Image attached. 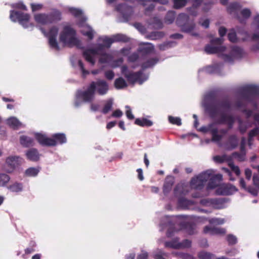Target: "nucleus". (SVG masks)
<instances>
[{"instance_id":"nucleus-1","label":"nucleus","mask_w":259,"mask_h":259,"mask_svg":"<svg viewBox=\"0 0 259 259\" xmlns=\"http://www.w3.org/2000/svg\"><path fill=\"white\" fill-rule=\"evenodd\" d=\"M231 108V103L228 99H223L217 104H210L206 107V111L210 118L217 124H227L228 130L232 128L235 122L234 117L225 113Z\"/></svg>"},{"instance_id":"nucleus-2","label":"nucleus","mask_w":259,"mask_h":259,"mask_svg":"<svg viewBox=\"0 0 259 259\" xmlns=\"http://www.w3.org/2000/svg\"><path fill=\"white\" fill-rule=\"evenodd\" d=\"M108 90L109 85L105 80L98 79L96 81H92L87 90H79L76 92L75 105L76 107L79 106L80 103L77 100L80 99L85 103H92L95 99L96 91L99 95L102 96L106 94Z\"/></svg>"},{"instance_id":"nucleus-3","label":"nucleus","mask_w":259,"mask_h":259,"mask_svg":"<svg viewBox=\"0 0 259 259\" xmlns=\"http://www.w3.org/2000/svg\"><path fill=\"white\" fill-rule=\"evenodd\" d=\"M59 40L64 45L69 47H79L81 41L76 37V31L70 25L64 26L60 33Z\"/></svg>"},{"instance_id":"nucleus-4","label":"nucleus","mask_w":259,"mask_h":259,"mask_svg":"<svg viewBox=\"0 0 259 259\" xmlns=\"http://www.w3.org/2000/svg\"><path fill=\"white\" fill-rule=\"evenodd\" d=\"M240 94L242 98L248 102L256 107L257 104L255 98L259 95V87L255 85H248L244 87L241 90Z\"/></svg>"},{"instance_id":"nucleus-5","label":"nucleus","mask_w":259,"mask_h":259,"mask_svg":"<svg viewBox=\"0 0 259 259\" xmlns=\"http://www.w3.org/2000/svg\"><path fill=\"white\" fill-rule=\"evenodd\" d=\"M176 23L182 32L187 33L192 31L195 26L194 20L190 19L188 15L184 13L178 15Z\"/></svg>"},{"instance_id":"nucleus-6","label":"nucleus","mask_w":259,"mask_h":259,"mask_svg":"<svg viewBox=\"0 0 259 259\" xmlns=\"http://www.w3.org/2000/svg\"><path fill=\"white\" fill-rule=\"evenodd\" d=\"M10 17L13 22L18 21L20 24L25 28L34 27V24L29 22L30 16L29 14L24 13L20 11L11 10Z\"/></svg>"},{"instance_id":"nucleus-7","label":"nucleus","mask_w":259,"mask_h":259,"mask_svg":"<svg viewBox=\"0 0 259 259\" xmlns=\"http://www.w3.org/2000/svg\"><path fill=\"white\" fill-rule=\"evenodd\" d=\"M40 30L45 36L48 38L50 47L57 51H60V48L57 40V36L59 31L58 28L56 26H53L50 28L48 32H46L42 28H41Z\"/></svg>"},{"instance_id":"nucleus-8","label":"nucleus","mask_w":259,"mask_h":259,"mask_svg":"<svg viewBox=\"0 0 259 259\" xmlns=\"http://www.w3.org/2000/svg\"><path fill=\"white\" fill-rule=\"evenodd\" d=\"M223 39L221 38H215L210 40V44L205 47V51L208 54H213L225 51L226 48L222 46Z\"/></svg>"},{"instance_id":"nucleus-9","label":"nucleus","mask_w":259,"mask_h":259,"mask_svg":"<svg viewBox=\"0 0 259 259\" xmlns=\"http://www.w3.org/2000/svg\"><path fill=\"white\" fill-rule=\"evenodd\" d=\"M244 55V52L243 50L240 47L234 46L232 48L230 54L229 55H225L224 56L225 60L229 62H232L234 59H241Z\"/></svg>"},{"instance_id":"nucleus-10","label":"nucleus","mask_w":259,"mask_h":259,"mask_svg":"<svg viewBox=\"0 0 259 259\" xmlns=\"http://www.w3.org/2000/svg\"><path fill=\"white\" fill-rule=\"evenodd\" d=\"M116 11L120 13L123 18L128 21L133 13V7L125 3L117 5L115 7Z\"/></svg>"},{"instance_id":"nucleus-11","label":"nucleus","mask_w":259,"mask_h":259,"mask_svg":"<svg viewBox=\"0 0 259 259\" xmlns=\"http://www.w3.org/2000/svg\"><path fill=\"white\" fill-rule=\"evenodd\" d=\"M238 191L237 188L234 185L228 183L220 185L218 187L216 192L218 195H229Z\"/></svg>"},{"instance_id":"nucleus-12","label":"nucleus","mask_w":259,"mask_h":259,"mask_svg":"<svg viewBox=\"0 0 259 259\" xmlns=\"http://www.w3.org/2000/svg\"><path fill=\"white\" fill-rule=\"evenodd\" d=\"M200 131L206 133L209 132L212 136L211 140L213 142H219L223 138V136L218 134L217 128L213 127L212 124H209L208 126H203L200 128Z\"/></svg>"},{"instance_id":"nucleus-13","label":"nucleus","mask_w":259,"mask_h":259,"mask_svg":"<svg viewBox=\"0 0 259 259\" xmlns=\"http://www.w3.org/2000/svg\"><path fill=\"white\" fill-rule=\"evenodd\" d=\"M142 74L143 72L142 71L135 72H126V73L125 74V77L131 84H134L137 81H138L140 84H142L143 82V81L141 80Z\"/></svg>"},{"instance_id":"nucleus-14","label":"nucleus","mask_w":259,"mask_h":259,"mask_svg":"<svg viewBox=\"0 0 259 259\" xmlns=\"http://www.w3.org/2000/svg\"><path fill=\"white\" fill-rule=\"evenodd\" d=\"M35 138L42 146L50 147L55 144V142L51 138H48L45 135L40 133H36Z\"/></svg>"},{"instance_id":"nucleus-15","label":"nucleus","mask_w":259,"mask_h":259,"mask_svg":"<svg viewBox=\"0 0 259 259\" xmlns=\"http://www.w3.org/2000/svg\"><path fill=\"white\" fill-rule=\"evenodd\" d=\"M239 144V139L235 134L229 136L227 141L225 143L226 148L228 150L236 149Z\"/></svg>"},{"instance_id":"nucleus-16","label":"nucleus","mask_w":259,"mask_h":259,"mask_svg":"<svg viewBox=\"0 0 259 259\" xmlns=\"http://www.w3.org/2000/svg\"><path fill=\"white\" fill-rule=\"evenodd\" d=\"M47 15L49 24L56 23L62 19V13L57 9H53Z\"/></svg>"},{"instance_id":"nucleus-17","label":"nucleus","mask_w":259,"mask_h":259,"mask_svg":"<svg viewBox=\"0 0 259 259\" xmlns=\"http://www.w3.org/2000/svg\"><path fill=\"white\" fill-rule=\"evenodd\" d=\"M203 232L204 233H209L210 235H224L226 233V230L224 228L218 227H211L205 226L204 228Z\"/></svg>"},{"instance_id":"nucleus-18","label":"nucleus","mask_w":259,"mask_h":259,"mask_svg":"<svg viewBox=\"0 0 259 259\" xmlns=\"http://www.w3.org/2000/svg\"><path fill=\"white\" fill-rule=\"evenodd\" d=\"M26 156L30 161L36 162L39 160L40 154L35 148H31L26 152Z\"/></svg>"},{"instance_id":"nucleus-19","label":"nucleus","mask_w":259,"mask_h":259,"mask_svg":"<svg viewBox=\"0 0 259 259\" xmlns=\"http://www.w3.org/2000/svg\"><path fill=\"white\" fill-rule=\"evenodd\" d=\"M223 176L221 174H217L212 176L209 181L208 187L211 189L219 187V184L222 181Z\"/></svg>"},{"instance_id":"nucleus-20","label":"nucleus","mask_w":259,"mask_h":259,"mask_svg":"<svg viewBox=\"0 0 259 259\" xmlns=\"http://www.w3.org/2000/svg\"><path fill=\"white\" fill-rule=\"evenodd\" d=\"M174 184V178L172 176L166 177L163 187V192L166 195L171 190Z\"/></svg>"},{"instance_id":"nucleus-21","label":"nucleus","mask_w":259,"mask_h":259,"mask_svg":"<svg viewBox=\"0 0 259 259\" xmlns=\"http://www.w3.org/2000/svg\"><path fill=\"white\" fill-rule=\"evenodd\" d=\"M188 193V190L183 184H178L174 190V193L176 197L179 198L183 197Z\"/></svg>"},{"instance_id":"nucleus-22","label":"nucleus","mask_w":259,"mask_h":259,"mask_svg":"<svg viewBox=\"0 0 259 259\" xmlns=\"http://www.w3.org/2000/svg\"><path fill=\"white\" fill-rule=\"evenodd\" d=\"M20 157L19 156H10L7 158L6 163L12 169H14L15 168L20 164Z\"/></svg>"},{"instance_id":"nucleus-23","label":"nucleus","mask_w":259,"mask_h":259,"mask_svg":"<svg viewBox=\"0 0 259 259\" xmlns=\"http://www.w3.org/2000/svg\"><path fill=\"white\" fill-rule=\"evenodd\" d=\"M51 138L55 142V143L53 146H55L57 144H63L65 143L67 141L65 135L63 133L55 134L52 135V137Z\"/></svg>"},{"instance_id":"nucleus-24","label":"nucleus","mask_w":259,"mask_h":259,"mask_svg":"<svg viewBox=\"0 0 259 259\" xmlns=\"http://www.w3.org/2000/svg\"><path fill=\"white\" fill-rule=\"evenodd\" d=\"M190 186L192 189L201 190L204 186V183L197 176L191 179Z\"/></svg>"},{"instance_id":"nucleus-25","label":"nucleus","mask_w":259,"mask_h":259,"mask_svg":"<svg viewBox=\"0 0 259 259\" xmlns=\"http://www.w3.org/2000/svg\"><path fill=\"white\" fill-rule=\"evenodd\" d=\"M34 19L37 23L42 25L49 24L47 14L39 13L35 14L34 16Z\"/></svg>"},{"instance_id":"nucleus-26","label":"nucleus","mask_w":259,"mask_h":259,"mask_svg":"<svg viewBox=\"0 0 259 259\" xmlns=\"http://www.w3.org/2000/svg\"><path fill=\"white\" fill-rule=\"evenodd\" d=\"M20 142L25 147H29L34 145V140L32 138L24 135L20 137Z\"/></svg>"},{"instance_id":"nucleus-27","label":"nucleus","mask_w":259,"mask_h":259,"mask_svg":"<svg viewBox=\"0 0 259 259\" xmlns=\"http://www.w3.org/2000/svg\"><path fill=\"white\" fill-rule=\"evenodd\" d=\"M83 57L84 58L85 60L91 64L92 65H94L95 63L93 53L91 51V49L85 50L83 52Z\"/></svg>"},{"instance_id":"nucleus-28","label":"nucleus","mask_w":259,"mask_h":259,"mask_svg":"<svg viewBox=\"0 0 259 259\" xmlns=\"http://www.w3.org/2000/svg\"><path fill=\"white\" fill-rule=\"evenodd\" d=\"M178 204L181 207L184 209H188L190 206L194 205V202L192 200H188L184 197H182L179 198Z\"/></svg>"},{"instance_id":"nucleus-29","label":"nucleus","mask_w":259,"mask_h":259,"mask_svg":"<svg viewBox=\"0 0 259 259\" xmlns=\"http://www.w3.org/2000/svg\"><path fill=\"white\" fill-rule=\"evenodd\" d=\"M135 124L140 126L149 127L153 125V122L145 118H143L142 119L137 118L135 121Z\"/></svg>"},{"instance_id":"nucleus-30","label":"nucleus","mask_w":259,"mask_h":259,"mask_svg":"<svg viewBox=\"0 0 259 259\" xmlns=\"http://www.w3.org/2000/svg\"><path fill=\"white\" fill-rule=\"evenodd\" d=\"M7 123L13 129H17L21 125V122L18 120V119L14 117H12L8 119Z\"/></svg>"},{"instance_id":"nucleus-31","label":"nucleus","mask_w":259,"mask_h":259,"mask_svg":"<svg viewBox=\"0 0 259 259\" xmlns=\"http://www.w3.org/2000/svg\"><path fill=\"white\" fill-rule=\"evenodd\" d=\"M240 14L243 19L241 18L238 15L237 16V18L240 23H243L244 22V19L246 20L250 17L251 15V11L249 9L245 8L241 11Z\"/></svg>"},{"instance_id":"nucleus-32","label":"nucleus","mask_w":259,"mask_h":259,"mask_svg":"<svg viewBox=\"0 0 259 259\" xmlns=\"http://www.w3.org/2000/svg\"><path fill=\"white\" fill-rule=\"evenodd\" d=\"M23 186L22 183L15 182L8 187V189L12 192H20L23 190Z\"/></svg>"},{"instance_id":"nucleus-33","label":"nucleus","mask_w":259,"mask_h":259,"mask_svg":"<svg viewBox=\"0 0 259 259\" xmlns=\"http://www.w3.org/2000/svg\"><path fill=\"white\" fill-rule=\"evenodd\" d=\"M224 203V200L222 198H213L210 199V203L212 204L215 209L222 208Z\"/></svg>"},{"instance_id":"nucleus-34","label":"nucleus","mask_w":259,"mask_h":259,"mask_svg":"<svg viewBox=\"0 0 259 259\" xmlns=\"http://www.w3.org/2000/svg\"><path fill=\"white\" fill-rule=\"evenodd\" d=\"M158 60L157 58H150L145 62L143 63L141 65V67L143 70L150 68L154 66Z\"/></svg>"},{"instance_id":"nucleus-35","label":"nucleus","mask_w":259,"mask_h":259,"mask_svg":"<svg viewBox=\"0 0 259 259\" xmlns=\"http://www.w3.org/2000/svg\"><path fill=\"white\" fill-rule=\"evenodd\" d=\"M165 247L171 248L174 249L180 248V244H179L178 238H175L170 241H166L164 243Z\"/></svg>"},{"instance_id":"nucleus-36","label":"nucleus","mask_w":259,"mask_h":259,"mask_svg":"<svg viewBox=\"0 0 259 259\" xmlns=\"http://www.w3.org/2000/svg\"><path fill=\"white\" fill-rule=\"evenodd\" d=\"M115 88L117 89H121L127 86L125 80L122 77L116 78L114 81Z\"/></svg>"},{"instance_id":"nucleus-37","label":"nucleus","mask_w":259,"mask_h":259,"mask_svg":"<svg viewBox=\"0 0 259 259\" xmlns=\"http://www.w3.org/2000/svg\"><path fill=\"white\" fill-rule=\"evenodd\" d=\"M164 34L162 32L153 31L147 35L146 37L150 40H156L162 38Z\"/></svg>"},{"instance_id":"nucleus-38","label":"nucleus","mask_w":259,"mask_h":259,"mask_svg":"<svg viewBox=\"0 0 259 259\" xmlns=\"http://www.w3.org/2000/svg\"><path fill=\"white\" fill-rule=\"evenodd\" d=\"M176 17V13L173 11H168L164 18L165 22L167 24H171L175 20Z\"/></svg>"},{"instance_id":"nucleus-39","label":"nucleus","mask_w":259,"mask_h":259,"mask_svg":"<svg viewBox=\"0 0 259 259\" xmlns=\"http://www.w3.org/2000/svg\"><path fill=\"white\" fill-rule=\"evenodd\" d=\"M39 171V169L37 168L31 167L27 168L25 171V175L29 177L36 176Z\"/></svg>"},{"instance_id":"nucleus-40","label":"nucleus","mask_w":259,"mask_h":259,"mask_svg":"<svg viewBox=\"0 0 259 259\" xmlns=\"http://www.w3.org/2000/svg\"><path fill=\"white\" fill-rule=\"evenodd\" d=\"M112 106L113 100L111 99L108 100L102 109V112L104 114H106L112 110Z\"/></svg>"},{"instance_id":"nucleus-41","label":"nucleus","mask_w":259,"mask_h":259,"mask_svg":"<svg viewBox=\"0 0 259 259\" xmlns=\"http://www.w3.org/2000/svg\"><path fill=\"white\" fill-rule=\"evenodd\" d=\"M113 38L114 42H127L130 40V39L127 36L122 34H117L114 35Z\"/></svg>"},{"instance_id":"nucleus-42","label":"nucleus","mask_w":259,"mask_h":259,"mask_svg":"<svg viewBox=\"0 0 259 259\" xmlns=\"http://www.w3.org/2000/svg\"><path fill=\"white\" fill-rule=\"evenodd\" d=\"M183 226L185 227L187 229L188 233L190 235H192L195 233L196 226L194 224L190 222H186L183 225Z\"/></svg>"},{"instance_id":"nucleus-43","label":"nucleus","mask_w":259,"mask_h":259,"mask_svg":"<svg viewBox=\"0 0 259 259\" xmlns=\"http://www.w3.org/2000/svg\"><path fill=\"white\" fill-rule=\"evenodd\" d=\"M144 44L147 45H148V46L141 48L140 49V51L141 52H142L143 54H148L152 53L153 51L154 48L152 44L147 42L144 43Z\"/></svg>"},{"instance_id":"nucleus-44","label":"nucleus","mask_w":259,"mask_h":259,"mask_svg":"<svg viewBox=\"0 0 259 259\" xmlns=\"http://www.w3.org/2000/svg\"><path fill=\"white\" fill-rule=\"evenodd\" d=\"M36 244L34 241L31 240L29 242V246L25 249V254H29L35 251Z\"/></svg>"},{"instance_id":"nucleus-45","label":"nucleus","mask_w":259,"mask_h":259,"mask_svg":"<svg viewBox=\"0 0 259 259\" xmlns=\"http://www.w3.org/2000/svg\"><path fill=\"white\" fill-rule=\"evenodd\" d=\"M238 122L239 131L241 134H244L246 132L248 127V126L247 124L244 122L241 119H238Z\"/></svg>"},{"instance_id":"nucleus-46","label":"nucleus","mask_w":259,"mask_h":259,"mask_svg":"<svg viewBox=\"0 0 259 259\" xmlns=\"http://www.w3.org/2000/svg\"><path fill=\"white\" fill-rule=\"evenodd\" d=\"M10 177L6 174H0V186H5L10 181Z\"/></svg>"},{"instance_id":"nucleus-47","label":"nucleus","mask_w":259,"mask_h":259,"mask_svg":"<svg viewBox=\"0 0 259 259\" xmlns=\"http://www.w3.org/2000/svg\"><path fill=\"white\" fill-rule=\"evenodd\" d=\"M232 156L233 158L237 159L239 161H244L245 158L246 152H241L240 153L234 152L232 154Z\"/></svg>"},{"instance_id":"nucleus-48","label":"nucleus","mask_w":259,"mask_h":259,"mask_svg":"<svg viewBox=\"0 0 259 259\" xmlns=\"http://www.w3.org/2000/svg\"><path fill=\"white\" fill-rule=\"evenodd\" d=\"M99 61L101 63L109 62L111 60V56L107 53H104L100 55Z\"/></svg>"},{"instance_id":"nucleus-49","label":"nucleus","mask_w":259,"mask_h":259,"mask_svg":"<svg viewBox=\"0 0 259 259\" xmlns=\"http://www.w3.org/2000/svg\"><path fill=\"white\" fill-rule=\"evenodd\" d=\"M88 29H89L88 30H87V31H85L84 30H81V33L83 35L88 37L89 39L92 40L94 38V32L91 27H89Z\"/></svg>"},{"instance_id":"nucleus-50","label":"nucleus","mask_w":259,"mask_h":259,"mask_svg":"<svg viewBox=\"0 0 259 259\" xmlns=\"http://www.w3.org/2000/svg\"><path fill=\"white\" fill-rule=\"evenodd\" d=\"M105 47L103 44H98L95 48L91 49V51L93 53V55H100L102 52L104 50Z\"/></svg>"},{"instance_id":"nucleus-51","label":"nucleus","mask_w":259,"mask_h":259,"mask_svg":"<svg viewBox=\"0 0 259 259\" xmlns=\"http://www.w3.org/2000/svg\"><path fill=\"white\" fill-rule=\"evenodd\" d=\"M210 172L209 171L203 172L199 174L198 178L205 184L210 178Z\"/></svg>"},{"instance_id":"nucleus-52","label":"nucleus","mask_w":259,"mask_h":259,"mask_svg":"<svg viewBox=\"0 0 259 259\" xmlns=\"http://www.w3.org/2000/svg\"><path fill=\"white\" fill-rule=\"evenodd\" d=\"M187 3V0H174V7L177 9H180L185 6Z\"/></svg>"},{"instance_id":"nucleus-53","label":"nucleus","mask_w":259,"mask_h":259,"mask_svg":"<svg viewBox=\"0 0 259 259\" xmlns=\"http://www.w3.org/2000/svg\"><path fill=\"white\" fill-rule=\"evenodd\" d=\"M68 11L75 17H78L82 14V12L81 10L73 7L69 8Z\"/></svg>"},{"instance_id":"nucleus-54","label":"nucleus","mask_w":259,"mask_h":259,"mask_svg":"<svg viewBox=\"0 0 259 259\" xmlns=\"http://www.w3.org/2000/svg\"><path fill=\"white\" fill-rule=\"evenodd\" d=\"M198 256L200 259H212L214 255L209 252L202 251L199 252Z\"/></svg>"},{"instance_id":"nucleus-55","label":"nucleus","mask_w":259,"mask_h":259,"mask_svg":"<svg viewBox=\"0 0 259 259\" xmlns=\"http://www.w3.org/2000/svg\"><path fill=\"white\" fill-rule=\"evenodd\" d=\"M259 134V128L255 127L251 130L248 133V141L251 140L252 138ZM249 145H250V143H249Z\"/></svg>"},{"instance_id":"nucleus-56","label":"nucleus","mask_w":259,"mask_h":259,"mask_svg":"<svg viewBox=\"0 0 259 259\" xmlns=\"http://www.w3.org/2000/svg\"><path fill=\"white\" fill-rule=\"evenodd\" d=\"M168 121L171 124H176L179 126L182 124L181 119L179 117L169 116L168 117Z\"/></svg>"},{"instance_id":"nucleus-57","label":"nucleus","mask_w":259,"mask_h":259,"mask_svg":"<svg viewBox=\"0 0 259 259\" xmlns=\"http://www.w3.org/2000/svg\"><path fill=\"white\" fill-rule=\"evenodd\" d=\"M240 7L239 5L237 3H233L230 4L227 8L228 11L231 13L239 9Z\"/></svg>"},{"instance_id":"nucleus-58","label":"nucleus","mask_w":259,"mask_h":259,"mask_svg":"<svg viewBox=\"0 0 259 259\" xmlns=\"http://www.w3.org/2000/svg\"><path fill=\"white\" fill-rule=\"evenodd\" d=\"M78 66L79 67L80 69L82 72V75L83 77H85L87 75L89 74L90 72L84 68L83 63H82V62L81 60L78 61Z\"/></svg>"},{"instance_id":"nucleus-59","label":"nucleus","mask_w":259,"mask_h":259,"mask_svg":"<svg viewBox=\"0 0 259 259\" xmlns=\"http://www.w3.org/2000/svg\"><path fill=\"white\" fill-rule=\"evenodd\" d=\"M228 39L232 42H236L237 40V35L235 31L234 30H232L228 34Z\"/></svg>"},{"instance_id":"nucleus-60","label":"nucleus","mask_w":259,"mask_h":259,"mask_svg":"<svg viewBox=\"0 0 259 259\" xmlns=\"http://www.w3.org/2000/svg\"><path fill=\"white\" fill-rule=\"evenodd\" d=\"M245 190L250 193L253 196H256L258 195V189H257L256 187L254 188L251 186H249L247 187Z\"/></svg>"},{"instance_id":"nucleus-61","label":"nucleus","mask_w":259,"mask_h":259,"mask_svg":"<svg viewBox=\"0 0 259 259\" xmlns=\"http://www.w3.org/2000/svg\"><path fill=\"white\" fill-rule=\"evenodd\" d=\"M226 155H223L222 156L217 155L213 157L214 161L219 163H222L224 162L226 160Z\"/></svg>"},{"instance_id":"nucleus-62","label":"nucleus","mask_w":259,"mask_h":259,"mask_svg":"<svg viewBox=\"0 0 259 259\" xmlns=\"http://www.w3.org/2000/svg\"><path fill=\"white\" fill-rule=\"evenodd\" d=\"M166 256V253L161 250H158L153 254L154 259H165L164 256Z\"/></svg>"},{"instance_id":"nucleus-63","label":"nucleus","mask_w":259,"mask_h":259,"mask_svg":"<svg viewBox=\"0 0 259 259\" xmlns=\"http://www.w3.org/2000/svg\"><path fill=\"white\" fill-rule=\"evenodd\" d=\"M177 255L182 259H196L192 255L187 253L178 252Z\"/></svg>"},{"instance_id":"nucleus-64","label":"nucleus","mask_w":259,"mask_h":259,"mask_svg":"<svg viewBox=\"0 0 259 259\" xmlns=\"http://www.w3.org/2000/svg\"><path fill=\"white\" fill-rule=\"evenodd\" d=\"M253 185L259 190V174H254L252 178Z\"/></svg>"}]
</instances>
